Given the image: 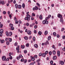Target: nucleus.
Masks as SVG:
<instances>
[{
  "label": "nucleus",
  "mask_w": 65,
  "mask_h": 65,
  "mask_svg": "<svg viewBox=\"0 0 65 65\" xmlns=\"http://www.w3.org/2000/svg\"><path fill=\"white\" fill-rule=\"evenodd\" d=\"M32 15L34 17H35V14L34 13H32Z\"/></svg>",
  "instance_id": "6e6d98bb"
},
{
  "label": "nucleus",
  "mask_w": 65,
  "mask_h": 65,
  "mask_svg": "<svg viewBox=\"0 0 65 65\" xmlns=\"http://www.w3.org/2000/svg\"><path fill=\"white\" fill-rule=\"evenodd\" d=\"M39 19L41 20H42V15H40L39 17Z\"/></svg>",
  "instance_id": "f3484780"
},
{
  "label": "nucleus",
  "mask_w": 65,
  "mask_h": 65,
  "mask_svg": "<svg viewBox=\"0 0 65 65\" xmlns=\"http://www.w3.org/2000/svg\"><path fill=\"white\" fill-rule=\"evenodd\" d=\"M52 47V48H54V50H55L56 48L55 47V45H53Z\"/></svg>",
  "instance_id": "c9c22d12"
},
{
  "label": "nucleus",
  "mask_w": 65,
  "mask_h": 65,
  "mask_svg": "<svg viewBox=\"0 0 65 65\" xmlns=\"http://www.w3.org/2000/svg\"><path fill=\"white\" fill-rule=\"evenodd\" d=\"M12 32H10L9 34V35L10 36H11V35H12Z\"/></svg>",
  "instance_id": "9b49d317"
},
{
  "label": "nucleus",
  "mask_w": 65,
  "mask_h": 65,
  "mask_svg": "<svg viewBox=\"0 0 65 65\" xmlns=\"http://www.w3.org/2000/svg\"><path fill=\"white\" fill-rule=\"evenodd\" d=\"M0 4H2V5H4V3L3 1H1V0H0Z\"/></svg>",
  "instance_id": "423d86ee"
},
{
  "label": "nucleus",
  "mask_w": 65,
  "mask_h": 65,
  "mask_svg": "<svg viewBox=\"0 0 65 65\" xmlns=\"http://www.w3.org/2000/svg\"><path fill=\"white\" fill-rule=\"evenodd\" d=\"M53 59L54 60H56L57 59V56H55L53 57Z\"/></svg>",
  "instance_id": "1a4fd4ad"
},
{
  "label": "nucleus",
  "mask_w": 65,
  "mask_h": 65,
  "mask_svg": "<svg viewBox=\"0 0 65 65\" xmlns=\"http://www.w3.org/2000/svg\"><path fill=\"white\" fill-rule=\"evenodd\" d=\"M19 23H20V24H22V21H21L20 20H19Z\"/></svg>",
  "instance_id": "052dcab7"
},
{
  "label": "nucleus",
  "mask_w": 65,
  "mask_h": 65,
  "mask_svg": "<svg viewBox=\"0 0 65 65\" xmlns=\"http://www.w3.org/2000/svg\"><path fill=\"white\" fill-rule=\"evenodd\" d=\"M60 64L62 65H64V62L62 61H61L60 62Z\"/></svg>",
  "instance_id": "412c9836"
},
{
  "label": "nucleus",
  "mask_w": 65,
  "mask_h": 65,
  "mask_svg": "<svg viewBox=\"0 0 65 65\" xmlns=\"http://www.w3.org/2000/svg\"><path fill=\"white\" fill-rule=\"evenodd\" d=\"M3 14H6V12H5V11H4L3 12Z\"/></svg>",
  "instance_id": "4c0bfd02"
},
{
  "label": "nucleus",
  "mask_w": 65,
  "mask_h": 65,
  "mask_svg": "<svg viewBox=\"0 0 65 65\" xmlns=\"http://www.w3.org/2000/svg\"><path fill=\"white\" fill-rule=\"evenodd\" d=\"M34 46L35 47H36V48H37V47H38V45H37V44H35L34 45Z\"/></svg>",
  "instance_id": "b1692460"
},
{
  "label": "nucleus",
  "mask_w": 65,
  "mask_h": 65,
  "mask_svg": "<svg viewBox=\"0 0 65 65\" xmlns=\"http://www.w3.org/2000/svg\"><path fill=\"white\" fill-rule=\"evenodd\" d=\"M64 28H62L61 30V31H64Z\"/></svg>",
  "instance_id": "e2e57ef3"
},
{
  "label": "nucleus",
  "mask_w": 65,
  "mask_h": 65,
  "mask_svg": "<svg viewBox=\"0 0 65 65\" xmlns=\"http://www.w3.org/2000/svg\"><path fill=\"white\" fill-rule=\"evenodd\" d=\"M24 59H21V62H23V61H24Z\"/></svg>",
  "instance_id": "864d4df0"
},
{
  "label": "nucleus",
  "mask_w": 65,
  "mask_h": 65,
  "mask_svg": "<svg viewBox=\"0 0 65 65\" xmlns=\"http://www.w3.org/2000/svg\"><path fill=\"white\" fill-rule=\"evenodd\" d=\"M2 60L3 61H5L6 60V57L5 56H4L2 57Z\"/></svg>",
  "instance_id": "20e7f679"
},
{
  "label": "nucleus",
  "mask_w": 65,
  "mask_h": 65,
  "mask_svg": "<svg viewBox=\"0 0 65 65\" xmlns=\"http://www.w3.org/2000/svg\"><path fill=\"white\" fill-rule=\"evenodd\" d=\"M33 40L34 41H35V37H34L33 38Z\"/></svg>",
  "instance_id": "37998d69"
},
{
  "label": "nucleus",
  "mask_w": 65,
  "mask_h": 65,
  "mask_svg": "<svg viewBox=\"0 0 65 65\" xmlns=\"http://www.w3.org/2000/svg\"><path fill=\"white\" fill-rule=\"evenodd\" d=\"M34 65V64L33 63H31L30 64V65Z\"/></svg>",
  "instance_id": "774afa93"
},
{
  "label": "nucleus",
  "mask_w": 65,
  "mask_h": 65,
  "mask_svg": "<svg viewBox=\"0 0 65 65\" xmlns=\"http://www.w3.org/2000/svg\"><path fill=\"white\" fill-rule=\"evenodd\" d=\"M17 59L18 60H19V59H20V57H17Z\"/></svg>",
  "instance_id": "0e129e2a"
},
{
  "label": "nucleus",
  "mask_w": 65,
  "mask_h": 65,
  "mask_svg": "<svg viewBox=\"0 0 65 65\" xmlns=\"http://www.w3.org/2000/svg\"><path fill=\"white\" fill-rule=\"evenodd\" d=\"M25 45H21V48H25Z\"/></svg>",
  "instance_id": "ddd939ff"
},
{
  "label": "nucleus",
  "mask_w": 65,
  "mask_h": 65,
  "mask_svg": "<svg viewBox=\"0 0 65 65\" xmlns=\"http://www.w3.org/2000/svg\"><path fill=\"white\" fill-rule=\"evenodd\" d=\"M48 53V51H45V54L46 55L47 54V53Z\"/></svg>",
  "instance_id": "09e8293b"
},
{
  "label": "nucleus",
  "mask_w": 65,
  "mask_h": 65,
  "mask_svg": "<svg viewBox=\"0 0 65 65\" xmlns=\"http://www.w3.org/2000/svg\"><path fill=\"white\" fill-rule=\"evenodd\" d=\"M31 38H32V36H30V37H29V39H31Z\"/></svg>",
  "instance_id": "69168bd1"
},
{
  "label": "nucleus",
  "mask_w": 65,
  "mask_h": 65,
  "mask_svg": "<svg viewBox=\"0 0 65 65\" xmlns=\"http://www.w3.org/2000/svg\"><path fill=\"white\" fill-rule=\"evenodd\" d=\"M35 8L36 9V10H37L38 9V7L36 6H35Z\"/></svg>",
  "instance_id": "4be33fe9"
},
{
  "label": "nucleus",
  "mask_w": 65,
  "mask_h": 65,
  "mask_svg": "<svg viewBox=\"0 0 65 65\" xmlns=\"http://www.w3.org/2000/svg\"><path fill=\"white\" fill-rule=\"evenodd\" d=\"M42 57H45V54L44 53H43L42 54Z\"/></svg>",
  "instance_id": "6e6552de"
},
{
  "label": "nucleus",
  "mask_w": 65,
  "mask_h": 65,
  "mask_svg": "<svg viewBox=\"0 0 65 65\" xmlns=\"http://www.w3.org/2000/svg\"><path fill=\"white\" fill-rule=\"evenodd\" d=\"M9 26L10 27H11H11H13V24H10Z\"/></svg>",
  "instance_id": "5701e85b"
},
{
  "label": "nucleus",
  "mask_w": 65,
  "mask_h": 65,
  "mask_svg": "<svg viewBox=\"0 0 65 65\" xmlns=\"http://www.w3.org/2000/svg\"><path fill=\"white\" fill-rule=\"evenodd\" d=\"M30 18H31V15L29 14H27L26 15V17L25 18V20H27L28 21H29L30 20Z\"/></svg>",
  "instance_id": "f257e3e1"
},
{
  "label": "nucleus",
  "mask_w": 65,
  "mask_h": 65,
  "mask_svg": "<svg viewBox=\"0 0 65 65\" xmlns=\"http://www.w3.org/2000/svg\"><path fill=\"white\" fill-rule=\"evenodd\" d=\"M26 26H29V23H27L26 24Z\"/></svg>",
  "instance_id": "a18cd8bd"
},
{
  "label": "nucleus",
  "mask_w": 65,
  "mask_h": 65,
  "mask_svg": "<svg viewBox=\"0 0 65 65\" xmlns=\"http://www.w3.org/2000/svg\"><path fill=\"white\" fill-rule=\"evenodd\" d=\"M24 38L25 40H27L28 39V37L27 36L24 37Z\"/></svg>",
  "instance_id": "7c9ffc66"
},
{
  "label": "nucleus",
  "mask_w": 65,
  "mask_h": 65,
  "mask_svg": "<svg viewBox=\"0 0 65 65\" xmlns=\"http://www.w3.org/2000/svg\"><path fill=\"white\" fill-rule=\"evenodd\" d=\"M18 8H20V9H21V8H22V6L19 5L18 6Z\"/></svg>",
  "instance_id": "9d476101"
},
{
  "label": "nucleus",
  "mask_w": 65,
  "mask_h": 65,
  "mask_svg": "<svg viewBox=\"0 0 65 65\" xmlns=\"http://www.w3.org/2000/svg\"><path fill=\"white\" fill-rule=\"evenodd\" d=\"M37 28V25H35L34 26L35 29H36Z\"/></svg>",
  "instance_id": "ea45409f"
},
{
  "label": "nucleus",
  "mask_w": 65,
  "mask_h": 65,
  "mask_svg": "<svg viewBox=\"0 0 65 65\" xmlns=\"http://www.w3.org/2000/svg\"><path fill=\"white\" fill-rule=\"evenodd\" d=\"M0 33H3V30L2 29H1L0 30Z\"/></svg>",
  "instance_id": "aec40b11"
},
{
  "label": "nucleus",
  "mask_w": 65,
  "mask_h": 65,
  "mask_svg": "<svg viewBox=\"0 0 65 65\" xmlns=\"http://www.w3.org/2000/svg\"><path fill=\"white\" fill-rule=\"evenodd\" d=\"M24 53L25 54H26V53H27V50H25L24 51Z\"/></svg>",
  "instance_id": "e433bc0d"
},
{
  "label": "nucleus",
  "mask_w": 65,
  "mask_h": 65,
  "mask_svg": "<svg viewBox=\"0 0 65 65\" xmlns=\"http://www.w3.org/2000/svg\"><path fill=\"white\" fill-rule=\"evenodd\" d=\"M46 43L48 44H49V42H48V41H46Z\"/></svg>",
  "instance_id": "13d9d810"
},
{
  "label": "nucleus",
  "mask_w": 65,
  "mask_h": 65,
  "mask_svg": "<svg viewBox=\"0 0 65 65\" xmlns=\"http://www.w3.org/2000/svg\"><path fill=\"white\" fill-rule=\"evenodd\" d=\"M52 54V52L51 51H50L49 53V54L50 55H51Z\"/></svg>",
  "instance_id": "473e14b6"
},
{
  "label": "nucleus",
  "mask_w": 65,
  "mask_h": 65,
  "mask_svg": "<svg viewBox=\"0 0 65 65\" xmlns=\"http://www.w3.org/2000/svg\"><path fill=\"white\" fill-rule=\"evenodd\" d=\"M26 62H27V60L25 59L24 61V63H26Z\"/></svg>",
  "instance_id": "3c124183"
},
{
  "label": "nucleus",
  "mask_w": 65,
  "mask_h": 65,
  "mask_svg": "<svg viewBox=\"0 0 65 65\" xmlns=\"http://www.w3.org/2000/svg\"><path fill=\"white\" fill-rule=\"evenodd\" d=\"M29 26L30 27H32L33 26V25L31 24H30Z\"/></svg>",
  "instance_id": "bf43d9fd"
},
{
  "label": "nucleus",
  "mask_w": 65,
  "mask_h": 65,
  "mask_svg": "<svg viewBox=\"0 0 65 65\" xmlns=\"http://www.w3.org/2000/svg\"><path fill=\"white\" fill-rule=\"evenodd\" d=\"M62 38L63 39H65V36H62Z\"/></svg>",
  "instance_id": "8fccbe9b"
},
{
  "label": "nucleus",
  "mask_w": 65,
  "mask_h": 65,
  "mask_svg": "<svg viewBox=\"0 0 65 65\" xmlns=\"http://www.w3.org/2000/svg\"><path fill=\"white\" fill-rule=\"evenodd\" d=\"M27 33L28 35H31V31L28 30L27 32Z\"/></svg>",
  "instance_id": "39448f33"
},
{
  "label": "nucleus",
  "mask_w": 65,
  "mask_h": 65,
  "mask_svg": "<svg viewBox=\"0 0 65 65\" xmlns=\"http://www.w3.org/2000/svg\"><path fill=\"white\" fill-rule=\"evenodd\" d=\"M48 18H50L51 17V15H48Z\"/></svg>",
  "instance_id": "338daca9"
},
{
  "label": "nucleus",
  "mask_w": 65,
  "mask_h": 65,
  "mask_svg": "<svg viewBox=\"0 0 65 65\" xmlns=\"http://www.w3.org/2000/svg\"><path fill=\"white\" fill-rule=\"evenodd\" d=\"M57 53L58 56V57H60V51H58Z\"/></svg>",
  "instance_id": "0eeeda50"
},
{
  "label": "nucleus",
  "mask_w": 65,
  "mask_h": 65,
  "mask_svg": "<svg viewBox=\"0 0 65 65\" xmlns=\"http://www.w3.org/2000/svg\"><path fill=\"white\" fill-rule=\"evenodd\" d=\"M17 6H18V4H16L15 5V7L17 9Z\"/></svg>",
  "instance_id": "a19ab883"
},
{
  "label": "nucleus",
  "mask_w": 65,
  "mask_h": 65,
  "mask_svg": "<svg viewBox=\"0 0 65 65\" xmlns=\"http://www.w3.org/2000/svg\"><path fill=\"white\" fill-rule=\"evenodd\" d=\"M57 17L58 18H60V19H63L62 18V15L60 14H59L57 15Z\"/></svg>",
  "instance_id": "7ed1b4c3"
},
{
  "label": "nucleus",
  "mask_w": 65,
  "mask_h": 65,
  "mask_svg": "<svg viewBox=\"0 0 65 65\" xmlns=\"http://www.w3.org/2000/svg\"><path fill=\"white\" fill-rule=\"evenodd\" d=\"M41 34H42V32H41L40 31H39L38 33V34L40 35H41Z\"/></svg>",
  "instance_id": "a211bd4d"
},
{
  "label": "nucleus",
  "mask_w": 65,
  "mask_h": 65,
  "mask_svg": "<svg viewBox=\"0 0 65 65\" xmlns=\"http://www.w3.org/2000/svg\"><path fill=\"white\" fill-rule=\"evenodd\" d=\"M42 23L43 24H48V22L47 21V20H43V21Z\"/></svg>",
  "instance_id": "f03ea898"
},
{
  "label": "nucleus",
  "mask_w": 65,
  "mask_h": 65,
  "mask_svg": "<svg viewBox=\"0 0 65 65\" xmlns=\"http://www.w3.org/2000/svg\"><path fill=\"white\" fill-rule=\"evenodd\" d=\"M11 30H14V27H11Z\"/></svg>",
  "instance_id": "c03bdc74"
},
{
  "label": "nucleus",
  "mask_w": 65,
  "mask_h": 65,
  "mask_svg": "<svg viewBox=\"0 0 65 65\" xmlns=\"http://www.w3.org/2000/svg\"><path fill=\"white\" fill-rule=\"evenodd\" d=\"M51 36H49L48 37V40H50L51 39Z\"/></svg>",
  "instance_id": "dca6fc26"
},
{
  "label": "nucleus",
  "mask_w": 65,
  "mask_h": 65,
  "mask_svg": "<svg viewBox=\"0 0 65 65\" xmlns=\"http://www.w3.org/2000/svg\"><path fill=\"white\" fill-rule=\"evenodd\" d=\"M9 41L10 42H11V41H12V39L11 38H10L9 39Z\"/></svg>",
  "instance_id": "c756f323"
},
{
  "label": "nucleus",
  "mask_w": 65,
  "mask_h": 65,
  "mask_svg": "<svg viewBox=\"0 0 65 65\" xmlns=\"http://www.w3.org/2000/svg\"><path fill=\"white\" fill-rule=\"evenodd\" d=\"M16 50H17V51H18L19 50L20 48H19L18 47H16Z\"/></svg>",
  "instance_id": "de8ad7c7"
},
{
  "label": "nucleus",
  "mask_w": 65,
  "mask_h": 65,
  "mask_svg": "<svg viewBox=\"0 0 65 65\" xmlns=\"http://www.w3.org/2000/svg\"><path fill=\"white\" fill-rule=\"evenodd\" d=\"M36 4H37V5L39 7H40V4H39L38 3H37Z\"/></svg>",
  "instance_id": "cd10ccee"
},
{
  "label": "nucleus",
  "mask_w": 65,
  "mask_h": 65,
  "mask_svg": "<svg viewBox=\"0 0 65 65\" xmlns=\"http://www.w3.org/2000/svg\"><path fill=\"white\" fill-rule=\"evenodd\" d=\"M53 53L54 55H55L56 54V51L55 50L53 51Z\"/></svg>",
  "instance_id": "bb28decb"
},
{
  "label": "nucleus",
  "mask_w": 65,
  "mask_h": 65,
  "mask_svg": "<svg viewBox=\"0 0 65 65\" xmlns=\"http://www.w3.org/2000/svg\"><path fill=\"white\" fill-rule=\"evenodd\" d=\"M48 19H49L48 17H46L45 18V20H46V21H47V20H48Z\"/></svg>",
  "instance_id": "4d7b16f0"
},
{
  "label": "nucleus",
  "mask_w": 65,
  "mask_h": 65,
  "mask_svg": "<svg viewBox=\"0 0 65 65\" xmlns=\"http://www.w3.org/2000/svg\"><path fill=\"white\" fill-rule=\"evenodd\" d=\"M31 58V60L32 61H34L35 60V58H33L32 56H30Z\"/></svg>",
  "instance_id": "4468645a"
},
{
  "label": "nucleus",
  "mask_w": 65,
  "mask_h": 65,
  "mask_svg": "<svg viewBox=\"0 0 65 65\" xmlns=\"http://www.w3.org/2000/svg\"><path fill=\"white\" fill-rule=\"evenodd\" d=\"M18 23H19V22L18 21H15V24H18Z\"/></svg>",
  "instance_id": "58836bf2"
},
{
  "label": "nucleus",
  "mask_w": 65,
  "mask_h": 65,
  "mask_svg": "<svg viewBox=\"0 0 65 65\" xmlns=\"http://www.w3.org/2000/svg\"><path fill=\"white\" fill-rule=\"evenodd\" d=\"M2 27H3V24H1V25H0V28H2Z\"/></svg>",
  "instance_id": "f704fd0d"
},
{
  "label": "nucleus",
  "mask_w": 65,
  "mask_h": 65,
  "mask_svg": "<svg viewBox=\"0 0 65 65\" xmlns=\"http://www.w3.org/2000/svg\"><path fill=\"white\" fill-rule=\"evenodd\" d=\"M50 64H53V61L52 60H51L50 62Z\"/></svg>",
  "instance_id": "603ef678"
},
{
  "label": "nucleus",
  "mask_w": 65,
  "mask_h": 65,
  "mask_svg": "<svg viewBox=\"0 0 65 65\" xmlns=\"http://www.w3.org/2000/svg\"><path fill=\"white\" fill-rule=\"evenodd\" d=\"M15 46H17L18 45V43L16 42L14 44Z\"/></svg>",
  "instance_id": "49530a36"
},
{
  "label": "nucleus",
  "mask_w": 65,
  "mask_h": 65,
  "mask_svg": "<svg viewBox=\"0 0 65 65\" xmlns=\"http://www.w3.org/2000/svg\"><path fill=\"white\" fill-rule=\"evenodd\" d=\"M9 43L8 42H7L6 43L7 45H9Z\"/></svg>",
  "instance_id": "680f3d73"
},
{
  "label": "nucleus",
  "mask_w": 65,
  "mask_h": 65,
  "mask_svg": "<svg viewBox=\"0 0 65 65\" xmlns=\"http://www.w3.org/2000/svg\"><path fill=\"white\" fill-rule=\"evenodd\" d=\"M22 7L23 8H25V5L24 3H23L22 5Z\"/></svg>",
  "instance_id": "f8f14e48"
},
{
  "label": "nucleus",
  "mask_w": 65,
  "mask_h": 65,
  "mask_svg": "<svg viewBox=\"0 0 65 65\" xmlns=\"http://www.w3.org/2000/svg\"><path fill=\"white\" fill-rule=\"evenodd\" d=\"M62 18H61L60 20V21L61 22L63 23V20Z\"/></svg>",
  "instance_id": "393cba45"
},
{
  "label": "nucleus",
  "mask_w": 65,
  "mask_h": 65,
  "mask_svg": "<svg viewBox=\"0 0 65 65\" xmlns=\"http://www.w3.org/2000/svg\"><path fill=\"white\" fill-rule=\"evenodd\" d=\"M1 42L2 43H3L4 42V40H2L1 41Z\"/></svg>",
  "instance_id": "6ab92c4d"
},
{
  "label": "nucleus",
  "mask_w": 65,
  "mask_h": 65,
  "mask_svg": "<svg viewBox=\"0 0 65 65\" xmlns=\"http://www.w3.org/2000/svg\"><path fill=\"white\" fill-rule=\"evenodd\" d=\"M47 33H48V32H47V30L45 31V33H44L45 35H47Z\"/></svg>",
  "instance_id": "2eb2a0df"
},
{
  "label": "nucleus",
  "mask_w": 65,
  "mask_h": 65,
  "mask_svg": "<svg viewBox=\"0 0 65 65\" xmlns=\"http://www.w3.org/2000/svg\"><path fill=\"white\" fill-rule=\"evenodd\" d=\"M23 56H22V55H19V58H23Z\"/></svg>",
  "instance_id": "a878e982"
},
{
  "label": "nucleus",
  "mask_w": 65,
  "mask_h": 65,
  "mask_svg": "<svg viewBox=\"0 0 65 65\" xmlns=\"http://www.w3.org/2000/svg\"><path fill=\"white\" fill-rule=\"evenodd\" d=\"M6 33L7 36H8V35H9L8 32L7 31H6Z\"/></svg>",
  "instance_id": "c85d7f7f"
},
{
  "label": "nucleus",
  "mask_w": 65,
  "mask_h": 65,
  "mask_svg": "<svg viewBox=\"0 0 65 65\" xmlns=\"http://www.w3.org/2000/svg\"><path fill=\"white\" fill-rule=\"evenodd\" d=\"M26 46H27V47H29V44L28 43H27L26 44Z\"/></svg>",
  "instance_id": "2f4dec72"
},
{
  "label": "nucleus",
  "mask_w": 65,
  "mask_h": 65,
  "mask_svg": "<svg viewBox=\"0 0 65 65\" xmlns=\"http://www.w3.org/2000/svg\"><path fill=\"white\" fill-rule=\"evenodd\" d=\"M53 34L54 36H56V32H53Z\"/></svg>",
  "instance_id": "72a5a7b5"
},
{
  "label": "nucleus",
  "mask_w": 65,
  "mask_h": 65,
  "mask_svg": "<svg viewBox=\"0 0 65 65\" xmlns=\"http://www.w3.org/2000/svg\"><path fill=\"white\" fill-rule=\"evenodd\" d=\"M13 3L14 4H15L16 3V1L15 0H14L13 1Z\"/></svg>",
  "instance_id": "79ce46f5"
},
{
  "label": "nucleus",
  "mask_w": 65,
  "mask_h": 65,
  "mask_svg": "<svg viewBox=\"0 0 65 65\" xmlns=\"http://www.w3.org/2000/svg\"><path fill=\"white\" fill-rule=\"evenodd\" d=\"M12 57L11 56H10L9 57V59L10 60H11V59H12Z\"/></svg>",
  "instance_id": "5fc2aeb1"
}]
</instances>
